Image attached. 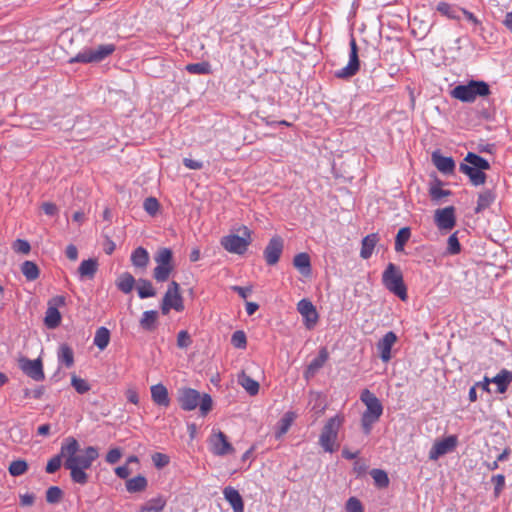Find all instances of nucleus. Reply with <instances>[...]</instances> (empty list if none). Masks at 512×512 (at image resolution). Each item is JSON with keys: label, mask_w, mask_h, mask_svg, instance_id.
Listing matches in <instances>:
<instances>
[{"label": "nucleus", "mask_w": 512, "mask_h": 512, "mask_svg": "<svg viewBox=\"0 0 512 512\" xmlns=\"http://www.w3.org/2000/svg\"><path fill=\"white\" fill-rule=\"evenodd\" d=\"M151 398L153 402L158 406L168 407L170 404L168 390L161 383L153 385L151 387Z\"/></svg>", "instance_id": "5701e85b"}, {"label": "nucleus", "mask_w": 512, "mask_h": 512, "mask_svg": "<svg viewBox=\"0 0 512 512\" xmlns=\"http://www.w3.org/2000/svg\"><path fill=\"white\" fill-rule=\"evenodd\" d=\"M360 61L358 57V46L354 37L350 39L349 62L342 69L335 72V76L339 79H348L359 71Z\"/></svg>", "instance_id": "9d476101"}, {"label": "nucleus", "mask_w": 512, "mask_h": 512, "mask_svg": "<svg viewBox=\"0 0 512 512\" xmlns=\"http://www.w3.org/2000/svg\"><path fill=\"white\" fill-rule=\"evenodd\" d=\"M293 265L303 276L311 274V262L307 253H299L293 259Z\"/></svg>", "instance_id": "cd10ccee"}, {"label": "nucleus", "mask_w": 512, "mask_h": 512, "mask_svg": "<svg viewBox=\"0 0 512 512\" xmlns=\"http://www.w3.org/2000/svg\"><path fill=\"white\" fill-rule=\"evenodd\" d=\"M166 506V500L163 497H156L148 500L139 509V512H161Z\"/></svg>", "instance_id": "f704fd0d"}, {"label": "nucleus", "mask_w": 512, "mask_h": 512, "mask_svg": "<svg viewBox=\"0 0 512 512\" xmlns=\"http://www.w3.org/2000/svg\"><path fill=\"white\" fill-rule=\"evenodd\" d=\"M294 419L295 414L293 412H286L284 414V416L280 419L278 423V430L276 431L277 438H280L287 433Z\"/></svg>", "instance_id": "37998d69"}, {"label": "nucleus", "mask_w": 512, "mask_h": 512, "mask_svg": "<svg viewBox=\"0 0 512 512\" xmlns=\"http://www.w3.org/2000/svg\"><path fill=\"white\" fill-rule=\"evenodd\" d=\"M432 162L443 174H453L455 171V161L453 158L443 156L438 151L432 153Z\"/></svg>", "instance_id": "aec40b11"}, {"label": "nucleus", "mask_w": 512, "mask_h": 512, "mask_svg": "<svg viewBox=\"0 0 512 512\" xmlns=\"http://www.w3.org/2000/svg\"><path fill=\"white\" fill-rule=\"evenodd\" d=\"M13 248L16 252L22 254H28L31 250L29 242L23 239H17L13 244Z\"/></svg>", "instance_id": "e2e57ef3"}, {"label": "nucleus", "mask_w": 512, "mask_h": 512, "mask_svg": "<svg viewBox=\"0 0 512 512\" xmlns=\"http://www.w3.org/2000/svg\"><path fill=\"white\" fill-rule=\"evenodd\" d=\"M432 201L438 202L442 197L451 195L450 190H444L439 185L432 186L429 190Z\"/></svg>", "instance_id": "6e6d98bb"}, {"label": "nucleus", "mask_w": 512, "mask_h": 512, "mask_svg": "<svg viewBox=\"0 0 512 512\" xmlns=\"http://www.w3.org/2000/svg\"><path fill=\"white\" fill-rule=\"evenodd\" d=\"M79 442L74 437H67L62 443V454L66 455L65 469L70 471L71 480L80 485H86L89 475L86 470L99 457L98 449L94 446L86 447L81 454Z\"/></svg>", "instance_id": "f03ea898"}, {"label": "nucleus", "mask_w": 512, "mask_h": 512, "mask_svg": "<svg viewBox=\"0 0 512 512\" xmlns=\"http://www.w3.org/2000/svg\"><path fill=\"white\" fill-rule=\"evenodd\" d=\"M122 456L121 450L119 448L110 449L106 455V461L109 464L117 463Z\"/></svg>", "instance_id": "0e129e2a"}, {"label": "nucleus", "mask_w": 512, "mask_h": 512, "mask_svg": "<svg viewBox=\"0 0 512 512\" xmlns=\"http://www.w3.org/2000/svg\"><path fill=\"white\" fill-rule=\"evenodd\" d=\"M329 358V353L325 347H322L319 354L314 358L304 371L305 379L309 380L324 366Z\"/></svg>", "instance_id": "6ab92c4d"}, {"label": "nucleus", "mask_w": 512, "mask_h": 512, "mask_svg": "<svg viewBox=\"0 0 512 512\" xmlns=\"http://www.w3.org/2000/svg\"><path fill=\"white\" fill-rule=\"evenodd\" d=\"M63 496V491L58 486H51L46 491V501L49 504H56L60 502Z\"/></svg>", "instance_id": "3c124183"}, {"label": "nucleus", "mask_w": 512, "mask_h": 512, "mask_svg": "<svg viewBox=\"0 0 512 512\" xmlns=\"http://www.w3.org/2000/svg\"><path fill=\"white\" fill-rule=\"evenodd\" d=\"M147 487V480L144 476L138 475L126 482V489L130 493L141 492Z\"/></svg>", "instance_id": "a19ab883"}, {"label": "nucleus", "mask_w": 512, "mask_h": 512, "mask_svg": "<svg viewBox=\"0 0 512 512\" xmlns=\"http://www.w3.org/2000/svg\"><path fill=\"white\" fill-rule=\"evenodd\" d=\"M192 344V339L186 330H181L177 335V346L181 349L187 348Z\"/></svg>", "instance_id": "13d9d810"}, {"label": "nucleus", "mask_w": 512, "mask_h": 512, "mask_svg": "<svg viewBox=\"0 0 512 512\" xmlns=\"http://www.w3.org/2000/svg\"><path fill=\"white\" fill-rule=\"evenodd\" d=\"M58 362L70 368L74 365V352L67 344H61L57 353Z\"/></svg>", "instance_id": "c756f323"}, {"label": "nucleus", "mask_w": 512, "mask_h": 512, "mask_svg": "<svg viewBox=\"0 0 512 512\" xmlns=\"http://www.w3.org/2000/svg\"><path fill=\"white\" fill-rule=\"evenodd\" d=\"M360 400L366 406V410L361 417L362 430L364 434L369 435L373 425L378 422L383 413V406L380 400L368 389L361 392Z\"/></svg>", "instance_id": "7ed1b4c3"}, {"label": "nucleus", "mask_w": 512, "mask_h": 512, "mask_svg": "<svg viewBox=\"0 0 512 512\" xmlns=\"http://www.w3.org/2000/svg\"><path fill=\"white\" fill-rule=\"evenodd\" d=\"M490 93L489 85L482 80H470L467 84L455 86L450 92L451 97L464 103H472L477 97H486Z\"/></svg>", "instance_id": "20e7f679"}, {"label": "nucleus", "mask_w": 512, "mask_h": 512, "mask_svg": "<svg viewBox=\"0 0 512 512\" xmlns=\"http://www.w3.org/2000/svg\"><path fill=\"white\" fill-rule=\"evenodd\" d=\"M496 194L493 190L486 189L479 193L475 212L480 213L489 208L495 201Z\"/></svg>", "instance_id": "393cba45"}, {"label": "nucleus", "mask_w": 512, "mask_h": 512, "mask_svg": "<svg viewBox=\"0 0 512 512\" xmlns=\"http://www.w3.org/2000/svg\"><path fill=\"white\" fill-rule=\"evenodd\" d=\"M115 49L114 44H102L94 48H85L70 58L69 63H99L110 56Z\"/></svg>", "instance_id": "0eeeda50"}, {"label": "nucleus", "mask_w": 512, "mask_h": 512, "mask_svg": "<svg viewBox=\"0 0 512 512\" xmlns=\"http://www.w3.org/2000/svg\"><path fill=\"white\" fill-rule=\"evenodd\" d=\"M21 272L28 281H34L39 277L40 270L33 261H24L21 265Z\"/></svg>", "instance_id": "e433bc0d"}, {"label": "nucleus", "mask_w": 512, "mask_h": 512, "mask_svg": "<svg viewBox=\"0 0 512 512\" xmlns=\"http://www.w3.org/2000/svg\"><path fill=\"white\" fill-rule=\"evenodd\" d=\"M379 242L377 233H371L362 239L360 256L363 259H369L374 251L376 244Z\"/></svg>", "instance_id": "b1692460"}, {"label": "nucleus", "mask_w": 512, "mask_h": 512, "mask_svg": "<svg viewBox=\"0 0 512 512\" xmlns=\"http://www.w3.org/2000/svg\"><path fill=\"white\" fill-rule=\"evenodd\" d=\"M183 164L185 167L192 170H200L203 168V163L201 161L193 160L190 158H184Z\"/></svg>", "instance_id": "338daca9"}, {"label": "nucleus", "mask_w": 512, "mask_h": 512, "mask_svg": "<svg viewBox=\"0 0 512 512\" xmlns=\"http://www.w3.org/2000/svg\"><path fill=\"white\" fill-rule=\"evenodd\" d=\"M152 461L153 464L160 469L169 464L170 458L166 454L156 452L152 455Z\"/></svg>", "instance_id": "bf43d9fd"}, {"label": "nucleus", "mask_w": 512, "mask_h": 512, "mask_svg": "<svg viewBox=\"0 0 512 512\" xmlns=\"http://www.w3.org/2000/svg\"><path fill=\"white\" fill-rule=\"evenodd\" d=\"M237 382L242 386L251 396L258 394L259 383L247 375L244 371L238 374Z\"/></svg>", "instance_id": "a878e982"}, {"label": "nucleus", "mask_w": 512, "mask_h": 512, "mask_svg": "<svg viewBox=\"0 0 512 512\" xmlns=\"http://www.w3.org/2000/svg\"><path fill=\"white\" fill-rule=\"evenodd\" d=\"M110 341V331L106 327H100L96 330L94 336V345L100 350H104Z\"/></svg>", "instance_id": "58836bf2"}, {"label": "nucleus", "mask_w": 512, "mask_h": 512, "mask_svg": "<svg viewBox=\"0 0 512 512\" xmlns=\"http://www.w3.org/2000/svg\"><path fill=\"white\" fill-rule=\"evenodd\" d=\"M144 210L151 216H155L160 208V204L155 197H148L143 203Z\"/></svg>", "instance_id": "5fc2aeb1"}, {"label": "nucleus", "mask_w": 512, "mask_h": 512, "mask_svg": "<svg viewBox=\"0 0 512 512\" xmlns=\"http://www.w3.org/2000/svg\"><path fill=\"white\" fill-rule=\"evenodd\" d=\"M158 318V312L155 310L145 311L140 319V326L147 331H151L155 328V324Z\"/></svg>", "instance_id": "ea45409f"}, {"label": "nucleus", "mask_w": 512, "mask_h": 512, "mask_svg": "<svg viewBox=\"0 0 512 512\" xmlns=\"http://www.w3.org/2000/svg\"><path fill=\"white\" fill-rule=\"evenodd\" d=\"M297 311L301 314L304 320V325L307 329H312L318 322V312L313 303L308 299H301L297 303Z\"/></svg>", "instance_id": "ddd939ff"}, {"label": "nucleus", "mask_w": 512, "mask_h": 512, "mask_svg": "<svg viewBox=\"0 0 512 512\" xmlns=\"http://www.w3.org/2000/svg\"><path fill=\"white\" fill-rule=\"evenodd\" d=\"M42 210L46 215L53 216L57 213V206L51 202H44L42 204Z\"/></svg>", "instance_id": "774afa93"}, {"label": "nucleus", "mask_w": 512, "mask_h": 512, "mask_svg": "<svg viewBox=\"0 0 512 512\" xmlns=\"http://www.w3.org/2000/svg\"><path fill=\"white\" fill-rule=\"evenodd\" d=\"M44 323L49 329H55L60 325L61 314L57 307L50 305L47 308Z\"/></svg>", "instance_id": "72a5a7b5"}, {"label": "nucleus", "mask_w": 512, "mask_h": 512, "mask_svg": "<svg viewBox=\"0 0 512 512\" xmlns=\"http://www.w3.org/2000/svg\"><path fill=\"white\" fill-rule=\"evenodd\" d=\"M171 309L178 312L184 310L183 298L180 294V286L176 281H172L163 297L161 311L167 315Z\"/></svg>", "instance_id": "6e6552de"}, {"label": "nucleus", "mask_w": 512, "mask_h": 512, "mask_svg": "<svg viewBox=\"0 0 512 512\" xmlns=\"http://www.w3.org/2000/svg\"><path fill=\"white\" fill-rule=\"evenodd\" d=\"M79 442L74 437H67L62 443V454L66 455L65 469L70 471L71 480L80 485H86L89 475L86 470L99 457L98 449L94 446L86 447L81 454Z\"/></svg>", "instance_id": "f257e3e1"}, {"label": "nucleus", "mask_w": 512, "mask_h": 512, "mask_svg": "<svg viewBox=\"0 0 512 512\" xmlns=\"http://www.w3.org/2000/svg\"><path fill=\"white\" fill-rule=\"evenodd\" d=\"M8 470L12 476H21L28 470V464L24 460H15L11 462Z\"/></svg>", "instance_id": "09e8293b"}, {"label": "nucleus", "mask_w": 512, "mask_h": 512, "mask_svg": "<svg viewBox=\"0 0 512 512\" xmlns=\"http://www.w3.org/2000/svg\"><path fill=\"white\" fill-rule=\"evenodd\" d=\"M200 400V393L192 388H184L179 390L178 402L180 407L185 411L194 410Z\"/></svg>", "instance_id": "f3484780"}, {"label": "nucleus", "mask_w": 512, "mask_h": 512, "mask_svg": "<svg viewBox=\"0 0 512 512\" xmlns=\"http://www.w3.org/2000/svg\"><path fill=\"white\" fill-rule=\"evenodd\" d=\"M172 251L169 248H161L155 255V261L161 265H173L172 264Z\"/></svg>", "instance_id": "de8ad7c7"}, {"label": "nucleus", "mask_w": 512, "mask_h": 512, "mask_svg": "<svg viewBox=\"0 0 512 512\" xmlns=\"http://www.w3.org/2000/svg\"><path fill=\"white\" fill-rule=\"evenodd\" d=\"M383 285L391 293L405 301L408 297L407 287L403 280V275L399 267L389 263L382 274Z\"/></svg>", "instance_id": "39448f33"}, {"label": "nucleus", "mask_w": 512, "mask_h": 512, "mask_svg": "<svg viewBox=\"0 0 512 512\" xmlns=\"http://www.w3.org/2000/svg\"><path fill=\"white\" fill-rule=\"evenodd\" d=\"M464 162L472 166V168L474 169H479L482 171L490 169V163L485 158L473 152L467 153V155L464 158Z\"/></svg>", "instance_id": "473e14b6"}, {"label": "nucleus", "mask_w": 512, "mask_h": 512, "mask_svg": "<svg viewBox=\"0 0 512 512\" xmlns=\"http://www.w3.org/2000/svg\"><path fill=\"white\" fill-rule=\"evenodd\" d=\"M190 74L208 75L212 72L209 62L203 61L198 63H190L185 67Z\"/></svg>", "instance_id": "79ce46f5"}, {"label": "nucleus", "mask_w": 512, "mask_h": 512, "mask_svg": "<svg viewBox=\"0 0 512 512\" xmlns=\"http://www.w3.org/2000/svg\"><path fill=\"white\" fill-rule=\"evenodd\" d=\"M434 221L439 230L449 231L456 225L455 208L448 206L437 209L434 214Z\"/></svg>", "instance_id": "9b49d317"}, {"label": "nucleus", "mask_w": 512, "mask_h": 512, "mask_svg": "<svg viewBox=\"0 0 512 512\" xmlns=\"http://www.w3.org/2000/svg\"><path fill=\"white\" fill-rule=\"evenodd\" d=\"M135 282L136 280L131 273L124 272L117 278L116 286L121 292L128 294L133 290Z\"/></svg>", "instance_id": "2f4dec72"}, {"label": "nucleus", "mask_w": 512, "mask_h": 512, "mask_svg": "<svg viewBox=\"0 0 512 512\" xmlns=\"http://www.w3.org/2000/svg\"><path fill=\"white\" fill-rule=\"evenodd\" d=\"M346 512H364L362 503L356 497H350L345 505Z\"/></svg>", "instance_id": "4d7b16f0"}, {"label": "nucleus", "mask_w": 512, "mask_h": 512, "mask_svg": "<svg viewBox=\"0 0 512 512\" xmlns=\"http://www.w3.org/2000/svg\"><path fill=\"white\" fill-rule=\"evenodd\" d=\"M492 482L494 483V494L497 497L504 489L505 477L502 474L495 475L492 477Z\"/></svg>", "instance_id": "680f3d73"}, {"label": "nucleus", "mask_w": 512, "mask_h": 512, "mask_svg": "<svg viewBox=\"0 0 512 512\" xmlns=\"http://www.w3.org/2000/svg\"><path fill=\"white\" fill-rule=\"evenodd\" d=\"M131 262L135 268L146 269L149 263V254L143 247L136 248L131 254Z\"/></svg>", "instance_id": "bb28decb"}, {"label": "nucleus", "mask_w": 512, "mask_h": 512, "mask_svg": "<svg viewBox=\"0 0 512 512\" xmlns=\"http://www.w3.org/2000/svg\"><path fill=\"white\" fill-rule=\"evenodd\" d=\"M397 336L393 331L387 332L377 343V350L383 362L391 359V348L396 343Z\"/></svg>", "instance_id": "a211bd4d"}, {"label": "nucleus", "mask_w": 512, "mask_h": 512, "mask_svg": "<svg viewBox=\"0 0 512 512\" xmlns=\"http://www.w3.org/2000/svg\"><path fill=\"white\" fill-rule=\"evenodd\" d=\"M98 269V262L96 259L83 260L78 268V272L81 278L92 279Z\"/></svg>", "instance_id": "c85d7f7f"}, {"label": "nucleus", "mask_w": 512, "mask_h": 512, "mask_svg": "<svg viewBox=\"0 0 512 512\" xmlns=\"http://www.w3.org/2000/svg\"><path fill=\"white\" fill-rule=\"evenodd\" d=\"M137 291L141 299L154 297L156 295V290L154 289L151 281L143 278L138 280Z\"/></svg>", "instance_id": "4c0bfd02"}, {"label": "nucleus", "mask_w": 512, "mask_h": 512, "mask_svg": "<svg viewBox=\"0 0 512 512\" xmlns=\"http://www.w3.org/2000/svg\"><path fill=\"white\" fill-rule=\"evenodd\" d=\"M200 411L203 415L207 414L212 409V398L208 394H204V396L199 400Z\"/></svg>", "instance_id": "052dcab7"}, {"label": "nucleus", "mask_w": 512, "mask_h": 512, "mask_svg": "<svg viewBox=\"0 0 512 512\" xmlns=\"http://www.w3.org/2000/svg\"><path fill=\"white\" fill-rule=\"evenodd\" d=\"M71 385L79 394L87 393L91 389L89 383L86 380L76 375H72Z\"/></svg>", "instance_id": "603ef678"}, {"label": "nucleus", "mask_w": 512, "mask_h": 512, "mask_svg": "<svg viewBox=\"0 0 512 512\" xmlns=\"http://www.w3.org/2000/svg\"><path fill=\"white\" fill-rule=\"evenodd\" d=\"M458 443L456 435H450L440 441H436L429 451V459L437 460L439 457L452 452Z\"/></svg>", "instance_id": "4468645a"}, {"label": "nucleus", "mask_w": 512, "mask_h": 512, "mask_svg": "<svg viewBox=\"0 0 512 512\" xmlns=\"http://www.w3.org/2000/svg\"><path fill=\"white\" fill-rule=\"evenodd\" d=\"M411 237V231H410V228L408 227H403L401 228L397 235H396V240L403 243V244H406L407 241L410 239Z\"/></svg>", "instance_id": "69168bd1"}, {"label": "nucleus", "mask_w": 512, "mask_h": 512, "mask_svg": "<svg viewBox=\"0 0 512 512\" xmlns=\"http://www.w3.org/2000/svg\"><path fill=\"white\" fill-rule=\"evenodd\" d=\"M231 344L238 349H244L247 345L246 334L242 330H237L232 334Z\"/></svg>", "instance_id": "864d4df0"}, {"label": "nucleus", "mask_w": 512, "mask_h": 512, "mask_svg": "<svg viewBox=\"0 0 512 512\" xmlns=\"http://www.w3.org/2000/svg\"><path fill=\"white\" fill-rule=\"evenodd\" d=\"M210 446L212 453L216 456H226L235 452L234 447L222 431H218L210 437Z\"/></svg>", "instance_id": "f8f14e48"}, {"label": "nucleus", "mask_w": 512, "mask_h": 512, "mask_svg": "<svg viewBox=\"0 0 512 512\" xmlns=\"http://www.w3.org/2000/svg\"><path fill=\"white\" fill-rule=\"evenodd\" d=\"M491 381L497 384V391L499 393H504L512 382V372L503 369Z\"/></svg>", "instance_id": "7c9ffc66"}, {"label": "nucleus", "mask_w": 512, "mask_h": 512, "mask_svg": "<svg viewBox=\"0 0 512 512\" xmlns=\"http://www.w3.org/2000/svg\"><path fill=\"white\" fill-rule=\"evenodd\" d=\"M461 8L455 6V5H452V4H449L447 2H439L437 7H436V10L441 13L443 16L449 18V19H453V20H459L460 17L458 15V12L460 11Z\"/></svg>", "instance_id": "c9c22d12"}, {"label": "nucleus", "mask_w": 512, "mask_h": 512, "mask_svg": "<svg viewBox=\"0 0 512 512\" xmlns=\"http://www.w3.org/2000/svg\"><path fill=\"white\" fill-rule=\"evenodd\" d=\"M343 420L342 416L335 415L328 419L324 425L319 437V444L325 452L333 453L337 450L338 446L335 443Z\"/></svg>", "instance_id": "423d86ee"}, {"label": "nucleus", "mask_w": 512, "mask_h": 512, "mask_svg": "<svg viewBox=\"0 0 512 512\" xmlns=\"http://www.w3.org/2000/svg\"><path fill=\"white\" fill-rule=\"evenodd\" d=\"M375 484L379 488H385L389 485V478L387 473L384 470L381 469H373L370 472Z\"/></svg>", "instance_id": "a18cd8bd"}, {"label": "nucleus", "mask_w": 512, "mask_h": 512, "mask_svg": "<svg viewBox=\"0 0 512 512\" xmlns=\"http://www.w3.org/2000/svg\"><path fill=\"white\" fill-rule=\"evenodd\" d=\"M63 457L66 458V455L62 454V448H61L60 453L58 455L53 456L48 461V463L46 465V469H45L46 472L49 474H52V473H55L56 471H58L61 467Z\"/></svg>", "instance_id": "8fccbe9b"}, {"label": "nucleus", "mask_w": 512, "mask_h": 512, "mask_svg": "<svg viewBox=\"0 0 512 512\" xmlns=\"http://www.w3.org/2000/svg\"><path fill=\"white\" fill-rule=\"evenodd\" d=\"M21 370L35 381H42L45 378L42 361L40 359L30 360L21 358L19 360Z\"/></svg>", "instance_id": "2eb2a0df"}, {"label": "nucleus", "mask_w": 512, "mask_h": 512, "mask_svg": "<svg viewBox=\"0 0 512 512\" xmlns=\"http://www.w3.org/2000/svg\"><path fill=\"white\" fill-rule=\"evenodd\" d=\"M283 251V239L280 236H274L270 239L264 250V257L268 265H275Z\"/></svg>", "instance_id": "dca6fc26"}, {"label": "nucleus", "mask_w": 512, "mask_h": 512, "mask_svg": "<svg viewBox=\"0 0 512 512\" xmlns=\"http://www.w3.org/2000/svg\"><path fill=\"white\" fill-rule=\"evenodd\" d=\"M173 270V265H161L157 264L154 269L153 277L158 282H165L168 280L170 273Z\"/></svg>", "instance_id": "c03bdc74"}, {"label": "nucleus", "mask_w": 512, "mask_h": 512, "mask_svg": "<svg viewBox=\"0 0 512 512\" xmlns=\"http://www.w3.org/2000/svg\"><path fill=\"white\" fill-rule=\"evenodd\" d=\"M459 171L469 177V180L472 185L480 186L486 182L487 175L484 171L479 169H474L472 166L466 163H460Z\"/></svg>", "instance_id": "412c9836"}, {"label": "nucleus", "mask_w": 512, "mask_h": 512, "mask_svg": "<svg viewBox=\"0 0 512 512\" xmlns=\"http://www.w3.org/2000/svg\"><path fill=\"white\" fill-rule=\"evenodd\" d=\"M458 232L451 234L447 240L446 252L450 255H457L461 252V244L457 237Z\"/></svg>", "instance_id": "49530a36"}, {"label": "nucleus", "mask_w": 512, "mask_h": 512, "mask_svg": "<svg viewBox=\"0 0 512 512\" xmlns=\"http://www.w3.org/2000/svg\"><path fill=\"white\" fill-rule=\"evenodd\" d=\"M224 498L231 505L233 512H243L244 502L238 490L234 487L227 486L223 490Z\"/></svg>", "instance_id": "4be33fe9"}, {"label": "nucleus", "mask_w": 512, "mask_h": 512, "mask_svg": "<svg viewBox=\"0 0 512 512\" xmlns=\"http://www.w3.org/2000/svg\"><path fill=\"white\" fill-rule=\"evenodd\" d=\"M250 237V231L247 227L243 228V236L228 235L221 239V245L230 253L244 254L250 244V241L246 239Z\"/></svg>", "instance_id": "1a4fd4ad"}]
</instances>
